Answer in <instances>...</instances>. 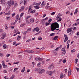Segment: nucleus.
I'll list each match as a JSON object with an SVG mask.
<instances>
[{"mask_svg":"<svg viewBox=\"0 0 79 79\" xmlns=\"http://www.w3.org/2000/svg\"><path fill=\"white\" fill-rule=\"evenodd\" d=\"M59 24L57 22L52 23L51 25V30L52 31H55L56 29L59 28Z\"/></svg>","mask_w":79,"mask_h":79,"instance_id":"nucleus-1","label":"nucleus"},{"mask_svg":"<svg viewBox=\"0 0 79 79\" xmlns=\"http://www.w3.org/2000/svg\"><path fill=\"white\" fill-rule=\"evenodd\" d=\"M14 3H15V1L11 0L8 2L7 4L9 6H11L12 5H14Z\"/></svg>","mask_w":79,"mask_h":79,"instance_id":"nucleus-2","label":"nucleus"},{"mask_svg":"<svg viewBox=\"0 0 79 79\" xmlns=\"http://www.w3.org/2000/svg\"><path fill=\"white\" fill-rule=\"evenodd\" d=\"M55 72V71H47L46 72V74H48L50 76H52V74H53Z\"/></svg>","mask_w":79,"mask_h":79,"instance_id":"nucleus-3","label":"nucleus"},{"mask_svg":"<svg viewBox=\"0 0 79 79\" xmlns=\"http://www.w3.org/2000/svg\"><path fill=\"white\" fill-rule=\"evenodd\" d=\"M45 72V70L42 69H39V74H41Z\"/></svg>","mask_w":79,"mask_h":79,"instance_id":"nucleus-4","label":"nucleus"},{"mask_svg":"<svg viewBox=\"0 0 79 79\" xmlns=\"http://www.w3.org/2000/svg\"><path fill=\"white\" fill-rule=\"evenodd\" d=\"M59 50V48H57L53 50V52L54 55H57V52Z\"/></svg>","mask_w":79,"mask_h":79,"instance_id":"nucleus-5","label":"nucleus"},{"mask_svg":"<svg viewBox=\"0 0 79 79\" xmlns=\"http://www.w3.org/2000/svg\"><path fill=\"white\" fill-rule=\"evenodd\" d=\"M54 64H52L49 66V69H50V70H52V69H53V68H54Z\"/></svg>","mask_w":79,"mask_h":79,"instance_id":"nucleus-6","label":"nucleus"},{"mask_svg":"<svg viewBox=\"0 0 79 79\" xmlns=\"http://www.w3.org/2000/svg\"><path fill=\"white\" fill-rule=\"evenodd\" d=\"M40 30V29L38 27H37L36 28H35L34 29V30L33 31V32H34L35 31H36L38 32H39V30Z\"/></svg>","mask_w":79,"mask_h":79,"instance_id":"nucleus-7","label":"nucleus"},{"mask_svg":"<svg viewBox=\"0 0 79 79\" xmlns=\"http://www.w3.org/2000/svg\"><path fill=\"white\" fill-rule=\"evenodd\" d=\"M73 28H72V27H71L70 28H68L67 29V33H68L69 32H71Z\"/></svg>","mask_w":79,"mask_h":79,"instance_id":"nucleus-8","label":"nucleus"},{"mask_svg":"<svg viewBox=\"0 0 79 79\" xmlns=\"http://www.w3.org/2000/svg\"><path fill=\"white\" fill-rule=\"evenodd\" d=\"M6 35V33H4L2 34V37L1 38V39H4L5 37V36Z\"/></svg>","mask_w":79,"mask_h":79,"instance_id":"nucleus-9","label":"nucleus"},{"mask_svg":"<svg viewBox=\"0 0 79 79\" xmlns=\"http://www.w3.org/2000/svg\"><path fill=\"white\" fill-rule=\"evenodd\" d=\"M58 36H56L53 38V40H58Z\"/></svg>","mask_w":79,"mask_h":79,"instance_id":"nucleus-10","label":"nucleus"},{"mask_svg":"<svg viewBox=\"0 0 79 79\" xmlns=\"http://www.w3.org/2000/svg\"><path fill=\"white\" fill-rule=\"evenodd\" d=\"M24 10V6H22L21 7V8L19 10V11H23Z\"/></svg>","mask_w":79,"mask_h":79,"instance_id":"nucleus-11","label":"nucleus"},{"mask_svg":"<svg viewBox=\"0 0 79 79\" xmlns=\"http://www.w3.org/2000/svg\"><path fill=\"white\" fill-rule=\"evenodd\" d=\"M31 11H32V9L30 8V7H29V10H28V14H29V13H31Z\"/></svg>","mask_w":79,"mask_h":79,"instance_id":"nucleus-12","label":"nucleus"},{"mask_svg":"<svg viewBox=\"0 0 79 79\" xmlns=\"http://www.w3.org/2000/svg\"><path fill=\"white\" fill-rule=\"evenodd\" d=\"M41 23H42V24L44 25L45 23V21L43 19L41 21Z\"/></svg>","mask_w":79,"mask_h":79,"instance_id":"nucleus-13","label":"nucleus"},{"mask_svg":"<svg viewBox=\"0 0 79 79\" xmlns=\"http://www.w3.org/2000/svg\"><path fill=\"white\" fill-rule=\"evenodd\" d=\"M25 69H26V68L25 67H24L23 69L21 70V72L22 73H24V71H25Z\"/></svg>","mask_w":79,"mask_h":79,"instance_id":"nucleus-14","label":"nucleus"},{"mask_svg":"<svg viewBox=\"0 0 79 79\" xmlns=\"http://www.w3.org/2000/svg\"><path fill=\"white\" fill-rule=\"evenodd\" d=\"M64 37H65V39L68 40V37L67 36V35L66 34H64Z\"/></svg>","mask_w":79,"mask_h":79,"instance_id":"nucleus-15","label":"nucleus"},{"mask_svg":"<svg viewBox=\"0 0 79 79\" xmlns=\"http://www.w3.org/2000/svg\"><path fill=\"white\" fill-rule=\"evenodd\" d=\"M3 68H7V65H5V64H3L2 65Z\"/></svg>","mask_w":79,"mask_h":79,"instance_id":"nucleus-16","label":"nucleus"},{"mask_svg":"<svg viewBox=\"0 0 79 79\" xmlns=\"http://www.w3.org/2000/svg\"><path fill=\"white\" fill-rule=\"evenodd\" d=\"M21 38V37L18 35L17 37V40L19 41V40H20Z\"/></svg>","mask_w":79,"mask_h":79,"instance_id":"nucleus-17","label":"nucleus"},{"mask_svg":"<svg viewBox=\"0 0 79 79\" xmlns=\"http://www.w3.org/2000/svg\"><path fill=\"white\" fill-rule=\"evenodd\" d=\"M30 21L31 23H34V19H32L30 20Z\"/></svg>","mask_w":79,"mask_h":79,"instance_id":"nucleus-18","label":"nucleus"},{"mask_svg":"<svg viewBox=\"0 0 79 79\" xmlns=\"http://www.w3.org/2000/svg\"><path fill=\"white\" fill-rule=\"evenodd\" d=\"M40 59L42 60V58H40L38 56L36 57L35 58V60H40Z\"/></svg>","mask_w":79,"mask_h":79,"instance_id":"nucleus-19","label":"nucleus"},{"mask_svg":"<svg viewBox=\"0 0 79 79\" xmlns=\"http://www.w3.org/2000/svg\"><path fill=\"white\" fill-rule=\"evenodd\" d=\"M62 15H63V14L59 13L57 15V16H58V17H59V18H60V17L62 16Z\"/></svg>","mask_w":79,"mask_h":79,"instance_id":"nucleus-20","label":"nucleus"},{"mask_svg":"<svg viewBox=\"0 0 79 79\" xmlns=\"http://www.w3.org/2000/svg\"><path fill=\"white\" fill-rule=\"evenodd\" d=\"M63 77V73H61L60 74V79H62Z\"/></svg>","mask_w":79,"mask_h":79,"instance_id":"nucleus-21","label":"nucleus"},{"mask_svg":"<svg viewBox=\"0 0 79 79\" xmlns=\"http://www.w3.org/2000/svg\"><path fill=\"white\" fill-rule=\"evenodd\" d=\"M35 71H39V69L37 68H35Z\"/></svg>","mask_w":79,"mask_h":79,"instance_id":"nucleus-22","label":"nucleus"},{"mask_svg":"<svg viewBox=\"0 0 79 79\" xmlns=\"http://www.w3.org/2000/svg\"><path fill=\"white\" fill-rule=\"evenodd\" d=\"M31 31V28H28L27 29V32H30Z\"/></svg>","mask_w":79,"mask_h":79,"instance_id":"nucleus-23","label":"nucleus"},{"mask_svg":"<svg viewBox=\"0 0 79 79\" xmlns=\"http://www.w3.org/2000/svg\"><path fill=\"white\" fill-rule=\"evenodd\" d=\"M34 7L36 9H39L40 8V7L38 6H34Z\"/></svg>","mask_w":79,"mask_h":79,"instance_id":"nucleus-24","label":"nucleus"},{"mask_svg":"<svg viewBox=\"0 0 79 79\" xmlns=\"http://www.w3.org/2000/svg\"><path fill=\"white\" fill-rule=\"evenodd\" d=\"M61 51H63V53H64V52H65L66 51H65V49L64 48H62L61 49Z\"/></svg>","mask_w":79,"mask_h":79,"instance_id":"nucleus-25","label":"nucleus"},{"mask_svg":"<svg viewBox=\"0 0 79 79\" xmlns=\"http://www.w3.org/2000/svg\"><path fill=\"white\" fill-rule=\"evenodd\" d=\"M25 52L27 53H30L31 52L30 50H25Z\"/></svg>","mask_w":79,"mask_h":79,"instance_id":"nucleus-26","label":"nucleus"},{"mask_svg":"<svg viewBox=\"0 0 79 79\" xmlns=\"http://www.w3.org/2000/svg\"><path fill=\"white\" fill-rule=\"evenodd\" d=\"M18 29H16L14 30V32H15V33H16V32H18Z\"/></svg>","mask_w":79,"mask_h":79,"instance_id":"nucleus-27","label":"nucleus"},{"mask_svg":"<svg viewBox=\"0 0 79 79\" xmlns=\"http://www.w3.org/2000/svg\"><path fill=\"white\" fill-rule=\"evenodd\" d=\"M55 34V33H51V34L50 35V36H52L53 35H54Z\"/></svg>","mask_w":79,"mask_h":79,"instance_id":"nucleus-28","label":"nucleus"},{"mask_svg":"<svg viewBox=\"0 0 79 79\" xmlns=\"http://www.w3.org/2000/svg\"><path fill=\"white\" fill-rule=\"evenodd\" d=\"M19 63V61H18V62H15L14 63V64H18V63Z\"/></svg>","mask_w":79,"mask_h":79,"instance_id":"nucleus-29","label":"nucleus"},{"mask_svg":"<svg viewBox=\"0 0 79 79\" xmlns=\"http://www.w3.org/2000/svg\"><path fill=\"white\" fill-rule=\"evenodd\" d=\"M42 37H39L38 39V40H42Z\"/></svg>","mask_w":79,"mask_h":79,"instance_id":"nucleus-30","label":"nucleus"},{"mask_svg":"<svg viewBox=\"0 0 79 79\" xmlns=\"http://www.w3.org/2000/svg\"><path fill=\"white\" fill-rule=\"evenodd\" d=\"M5 26H5V29H8V27H7V25H5Z\"/></svg>","mask_w":79,"mask_h":79,"instance_id":"nucleus-31","label":"nucleus"},{"mask_svg":"<svg viewBox=\"0 0 79 79\" xmlns=\"http://www.w3.org/2000/svg\"><path fill=\"white\" fill-rule=\"evenodd\" d=\"M35 10H33L32 11H31V12H30V13H34V12H35Z\"/></svg>","mask_w":79,"mask_h":79,"instance_id":"nucleus-32","label":"nucleus"},{"mask_svg":"<svg viewBox=\"0 0 79 79\" xmlns=\"http://www.w3.org/2000/svg\"><path fill=\"white\" fill-rule=\"evenodd\" d=\"M42 5H46L45 3V2L43 1L42 3Z\"/></svg>","mask_w":79,"mask_h":79,"instance_id":"nucleus-33","label":"nucleus"},{"mask_svg":"<svg viewBox=\"0 0 79 79\" xmlns=\"http://www.w3.org/2000/svg\"><path fill=\"white\" fill-rule=\"evenodd\" d=\"M18 70V68H15L14 70V72H15L16 71H17Z\"/></svg>","mask_w":79,"mask_h":79,"instance_id":"nucleus-34","label":"nucleus"},{"mask_svg":"<svg viewBox=\"0 0 79 79\" xmlns=\"http://www.w3.org/2000/svg\"><path fill=\"white\" fill-rule=\"evenodd\" d=\"M6 0H0V2H5Z\"/></svg>","mask_w":79,"mask_h":79,"instance_id":"nucleus-35","label":"nucleus"},{"mask_svg":"<svg viewBox=\"0 0 79 79\" xmlns=\"http://www.w3.org/2000/svg\"><path fill=\"white\" fill-rule=\"evenodd\" d=\"M75 69H77V72H79V68H77V67H76L75 68Z\"/></svg>","mask_w":79,"mask_h":79,"instance_id":"nucleus-36","label":"nucleus"},{"mask_svg":"<svg viewBox=\"0 0 79 79\" xmlns=\"http://www.w3.org/2000/svg\"><path fill=\"white\" fill-rule=\"evenodd\" d=\"M24 25H25V24H22L20 25V27H23V26H24Z\"/></svg>","mask_w":79,"mask_h":79,"instance_id":"nucleus-37","label":"nucleus"},{"mask_svg":"<svg viewBox=\"0 0 79 79\" xmlns=\"http://www.w3.org/2000/svg\"><path fill=\"white\" fill-rule=\"evenodd\" d=\"M47 19H48V17H46L45 19H43V20H44V21H47Z\"/></svg>","mask_w":79,"mask_h":79,"instance_id":"nucleus-38","label":"nucleus"},{"mask_svg":"<svg viewBox=\"0 0 79 79\" xmlns=\"http://www.w3.org/2000/svg\"><path fill=\"white\" fill-rule=\"evenodd\" d=\"M55 12H52V13L51 14V15H55Z\"/></svg>","mask_w":79,"mask_h":79,"instance_id":"nucleus-39","label":"nucleus"},{"mask_svg":"<svg viewBox=\"0 0 79 79\" xmlns=\"http://www.w3.org/2000/svg\"><path fill=\"white\" fill-rule=\"evenodd\" d=\"M60 17H58V16H57V17L56 18V20H58V19H59V18Z\"/></svg>","mask_w":79,"mask_h":79,"instance_id":"nucleus-40","label":"nucleus"},{"mask_svg":"<svg viewBox=\"0 0 79 79\" xmlns=\"http://www.w3.org/2000/svg\"><path fill=\"white\" fill-rule=\"evenodd\" d=\"M71 74V72H68V75L70 76V75Z\"/></svg>","mask_w":79,"mask_h":79,"instance_id":"nucleus-41","label":"nucleus"},{"mask_svg":"<svg viewBox=\"0 0 79 79\" xmlns=\"http://www.w3.org/2000/svg\"><path fill=\"white\" fill-rule=\"evenodd\" d=\"M79 22H78V23H75L76 26H78V25H79Z\"/></svg>","mask_w":79,"mask_h":79,"instance_id":"nucleus-42","label":"nucleus"},{"mask_svg":"<svg viewBox=\"0 0 79 79\" xmlns=\"http://www.w3.org/2000/svg\"><path fill=\"white\" fill-rule=\"evenodd\" d=\"M66 60H63V63H66Z\"/></svg>","mask_w":79,"mask_h":79,"instance_id":"nucleus-43","label":"nucleus"},{"mask_svg":"<svg viewBox=\"0 0 79 79\" xmlns=\"http://www.w3.org/2000/svg\"><path fill=\"white\" fill-rule=\"evenodd\" d=\"M78 62V60H75V63L76 64H77V62Z\"/></svg>","mask_w":79,"mask_h":79,"instance_id":"nucleus-44","label":"nucleus"},{"mask_svg":"<svg viewBox=\"0 0 79 79\" xmlns=\"http://www.w3.org/2000/svg\"><path fill=\"white\" fill-rule=\"evenodd\" d=\"M14 27H15L14 26H11L10 27V28H11V29H13Z\"/></svg>","mask_w":79,"mask_h":79,"instance_id":"nucleus-45","label":"nucleus"},{"mask_svg":"<svg viewBox=\"0 0 79 79\" xmlns=\"http://www.w3.org/2000/svg\"><path fill=\"white\" fill-rule=\"evenodd\" d=\"M23 15H24V13H21V15H20V16L21 17H22V16H23Z\"/></svg>","mask_w":79,"mask_h":79,"instance_id":"nucleus-46","label":"nucleus"},{"mask_svg":"<svg viewBox=\"0 0 79 79\" xmlns=\"http://www.w3.org/2000/svg\"><path fill=\"white\" fill-rule=\"evenodd\" d=\"M40 62H39L37 65V66L38 67L40 66Z\"/></svg>","mask_w":79,"mask_h":79,"instance_id":"nucleus-47","label":"nucleus"},{"mask_svg":"<svg viewBox=\"0 0 79 79\" xmlns=\"http://www.w3.org/2000/svg\"><path fill=\"white\" fill-rule=\"evenodd\" d=\"M76 29H77V28H76V27H74L73 29V30L75 31V30H76Z\"/></svg>","mask_w":79,"mask_h":79,"instance_id":"nucleus-48","label":"nucleus"},{"mask_svg":"<svg viewBox=\"0 0 79 79\" xmlns=\"http://www.w3.org/2000/svg\"><path fill=\"white\" fill-rule=\"evenodd\" d=\"M50 7H51L47 6L46 7V8L47 9H48L49 8H50Z\"/></svg>","mask_w":79,"mask_h":79,"instance_id":"nucleus-49","label":"nucleus"},{"mask_svg":"<svg viewBox=\"0 0 79 79\" xmlns=\"http://www.w3.org/2000/svg\"><path fill=\"white\" fill-rule=\"evenodd\" d=\"M67 70H68L67 69H64L65 73H67Z\"/></svg>","mask_w":79,"mask_h":79,"instance_id":"nucleus-50","label":"nucleus"},{"mask_svg":"<svg viewBox=\"0 0 79 79\" xmlns=\"http://www.w3.org/2000/svg\"><path fill=\"white\" fill-rule=\"evenodd\" d=\"M3 72H4V73H7V71L6 70H4L3 71Z\"/></svg>","mask_w":79,"mask_h":79,"instance_id":"nucleus-51","label":"nucleus"},{"mask_svg":"<svg viewBox=\"0 0 79 79\" xmlns=\"http://www.w3.org/2000/svg\"><path fill=\"white\" fill-rule=\"evenodd\" d=\"M30 41H31V40H27L26 41L27 42H30Z\"/></svg>","mask_w":79,"mask_h":79,"instance_id":"nucleus-52","label":"nucleus"},{"mask_svg":"<svg viewBox=\"0 0 79 79\" xmlns=\"http://www.w3.org/2000/svg\"><path fill=\"white\" fill-rule=\"evenodd\" d=\"M0 56H3V54L0 53Z\"/></svg>","mask_w":79,"mask_h":79,"instance_id":"nucleus-53","label":"nucleus"},{"mask_svg":"<svg viewBox=\"0 0 79 79\" xmlns=\"http://www.w3.org/2000/svg\"><path fill=\"white\" fill-rule=\"evenodd\" d=\"M19 58H22V55H20L19 56Z\"/></svg>","mask_w":79,"mask_h":79,"instance_id":"nucleus-54","label":"nucleus"},{"mask_svg":"<svg viewBox=\"0 0 79 79\" xmlns=\"http://www.w3.org/2000/svg\"><path fill=\"white\" fill-rule=\"evenodd\" d=\"M28 33L27 31H24L23 33V34H26V33Z\"/></svg>","mask_w":79,"mask_h":79,"instance_id":"nucleus-55","label":"nucleus"},{"mask_svg":"<svg viewBox=\"0 0 79 79\" xmlns=\"http://www.w3.org/2000/svg\"><path fill=\"white\" fill-rule=\"evenodd\" d=\"M2 65L1 64H0V70L2 69Z\"/></svg>","mask_w":79,"mask_h":79,"instance_id":"nucleus-56","label":"nucleus"},{"mask_svg":"<svg viewBox=\"0 0 79 79\" xmlns=\"http://www.w3.org/2000/svg\"><path fill=\"white\" fill-rule=\"evenodd\" d=\"M2 64L3 65V64H5V62L3 61H2Z\"/></svg>","mask_w":79,"mask_h":79,"instance_id":"nucleus-57","label":"nucleus"},{"mask_svg":"<svg viewBox=\"0 0 79 79\" xmlns=\"http://www.w3.org/2000/svg\"><path fill=\"white\" fill-rule=\"evenodd\" d=\"M10 17H6L7 20H8V19H10Z\"/></svg>","mask_w":79,"mask_h":79,"instance_id":"nucleus-58","label":"nucleus"},{"mask_svg":"<svg viewBox=\"0 0 79 79\" xmlns=\"http://www.w3.org/2000/svg\"><path fill=\"white\" fill-rule=\"evenodd\" d=\"M33 5H37V3H36L35 2H33Z\"/></svg>","mask_w":79,"mask_h":79,"instance_id":"nucleus-59","label":"nucleus"},{"mask_svg":"<svg viewBox=\"0 0 79 79\" xmlns=\"http://www.w3.org/2000/svg\"><path fill=\"white\" fill-rule=\"evenodd\" d=\"M10 56V54H7L6 55V56L7 57H8L9 56Z\"/></svg>","mask_w":79,"mask_h":79,"instance_id":"nucleus-60","label":"nucleus"},{"mask_svg":"<svg viewBox=\"0 0 79 79\" xmlns=\"http://www.w3.org/2000/svg\"><path fill=\"white\" fill-rule=\"evenodd\" d=\"M69 13V11H67L66 12L67 15H68Z\"/></svg>","mask_w":79,"mask_h":79,"instance_id":"nucleus-61","label":"nucleus"},{"mask_svg":"<svg viewBox=\"0 0 79 79\" xmlns=\"http://www.w3.org/2000/svg\"><path fill=\"white\" fill-rule=\"evenodd\" d=\"M14 78V76H12L10 78V79H13Z\"/></svg>","mask_w":79,"mask_h":79,"instance_id":"nucleus-62","label":"nucleus"},{"mask_svg":"<svg viewBox=\"0 0 79 79\" xmlns=\"http://www.w3.org/2000/svg\"><path fill=\"white\" fill-rule=\"evenodd\" d=\"M30 53H34V51H33L32 50H30Z\"/></svg>","mask_w":79,"mask_h":79,"instance_id":"nucleus-63","label":"nucleus"},{"mask_svg":"<svg viewBox=\"0 0 79 79\" xmlns=\"http://www.w3.org/2000/svg\"><path fill=\"white\" fill-rule=\"evenodd\" d=\"M15 13H14L12 15V17H13V16H15Z\"/></svg>","mask_w":79,"mask_h":79,"instance_id":"nucleus-64","label":"nucleus"}]
</instances>
